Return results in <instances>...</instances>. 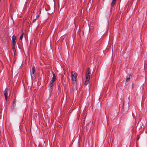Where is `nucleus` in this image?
Wrapping results in <instances>:
<instances>
[{
  "mask_svg": "<svg viewBox=\"0 0 147 147\" xmlns=\"http://www.w3.org/2000/svg\"><path fill=\"white\" fill-rule=\"evenodd\" d=\"M90 70L89 68H88L86 72V80L85 83H88L90 82Z\"/></svg>",
  "mask_w": 147,
  "mask_h": 147,
  "instance_id": "obj_1",
  "label": "nucleus"
},
{
  "mask_svg": "<svg viewBox=\"0 0 147 147\" xmlns=\"http://www.w3.org/2000/svg\"><path fill=\"white\" fill-rule=\"evenodd\" d=\"M71 80L73 82H75L76 81L77 74L74 71L71 72Z\"/></svg>",
  "mask_w": 147,
  "mask_h": 147,
  "instance_id": "obj_2",
  "label": "nucleus"
},
{
  "mask_svg": "<svg viewBox=\"0 0 147 147\" xmlns=\"http://www.w3.org/2000/svg\"><path fill=\"white\" fill-rule=\"evenodd\" d=\"M8 93L9 89L7 88H6L4 92V95L6 100H7V98Z\"/></svg>",
  "mask_w": 147,
  "mask_h": 147,
  "instance_id": "obj_3",
  "label": "nucleus"
},
{
  "mask_svg": "<svg viewBox=\"0 0 147 147\" xmlns=\"http://www.w3.org/2000/svg\"><path fill=\"white\" fill-rule=\"evenodd\" d=\"M12 45H16V37L15 36L13 35L12 37Z\"/></svg>",
  "mask_w": 147,
  "mask_h": 147,
  "instance_id": "obj_4",
  "label": "nucleus"
},
{
  "mask_svg": "<svg viewBox=\"0 0 147 147\" xmlns=\"http://www.w3.org/2000/svg\"><path fill=\"white\" fill-rule=\"evenodd\" d=\"M56 79V76L55 74L53 73V77L51 79V81H52L51 83H53L55 81Z\"/></svg>",
  "mask_w": 147,
  "mask_h": 147,
  "instance_id": "obj_5",
  "label": "nucleus"
},
{
  "mask_svg": "<svg viewBox=\"0 0 147 147\" xmlns=\"http://www.w3.org/2000/svg\"><path fill=\"white\" fill-rule=\"evenodd\" d=\"M132 76L131 75H130L129 76V77L127 78L126 79V81L127 82H128L129 80L131 78H132Z\"/></svg>",
  "mask_w": 147,
  "mask_h": 147,
  "instance_id": "obj_6",
  "label": "nucleus"
},
{
  "mask_svg": "<svg viewBox=\"0 0 147 147\" xmlns=\"http://www.w3.org/2000/svg\"><path fill=\"white\" fill-rule=\"evenodd\" d=\"M16 45H12V49L13 50V52L14 53H15V52L16 51V49H15V47Z\"/></svg>",
  "mask_w": 147,
  "mask_h": 147,
  "instance_id": "obj_7",
  "label": "nucleus"
},
{
  "mask_svg": "<svg viewBox=\"0 0 147 147\" xmlns=\"http://www.w3.org/2000/svg\"><path fill=\"white\" fill-rule=\"evenodd\" d=\"M116 0H113L111 4V6H113L115 4V3Z\"/></svg>",
  "mask_w": 147,
  "mask_h": 147,
  "instance_id": "obj_8",
  "label": "nucleus"
},
{
  "mask_svg": "<svg viewBox=\"0 0 147 147\" xmlns=\"http://www.w3.org/2000/svg\"><path fill=\"white\" fill-rule=\"evenodd\" d=\"M24 33H22L21 35L20 36V40H22V38L23 37L24 35Z\"/></svg>",
  "mask_w": 147,
  "mask_h": 147,
  "instance_id": "obj_9",
  "label": "nucleus"
},
{
  "mask_svg": "<svg viewBox=\"0 0 147 147\" xmlns=\"http://www.w3.org/2000/svg\"><path fill=\"white\" fill-rule=\"evenodd\" d=\"M32 72L33 74H34L35 72V67L33 66L32 68Z\"/></svg>",
  "mask_w": 147,
  "mask_h": 147,
  "instance_id": "obj_10",
  "label": "nucleus"
},
{
  "mask_svg": "<svg viewBox=\"0 0 147 147\" xmlns=\"http://www.w3.org/2000/svg\"><path fill=\"white\" fill-rule=\"evenodd\" d=\"M53 83H50L49 86L50 87H51L53 85Z\"/></svg>",
  "mask_w": 147,
  "mask_h": 147,
  "instance_id": "obj_11",
  "label": "nucleus"
},
{
  "mask_svg": "<svg viewBox=\"0 0 147 147\" xmlns=\"http://www.w3.org/2000/svg\"><path fill=\"white\" fill-rule=\"evenodd\" d=\"M36 19H34L33 21V22H35V21H36Z\"/></svg>",
  "mask_w": 147,
  "mask_h": 147,
  "instance_id": "obj_12",
  "label": "nucleus"
},
{
  "mask_svg": "<svg viewBox=\"0 0 147 147\" xmlns=\"http://www.w3.org/2000/svg\"><path fill=\"white\" fill-rule=\"evenodd\" d=\"M88 84V83H84V84L85 85H87Z\"/></svg>",
  "mask_w": 147,
  "mask_h": 147,
  "instance_id": "obj_13",
  "label": "nucleus"
},
{
  "mask_svg": "<svg viewBox=\"0 0 147 147\" xmlns=\"http://www.w3.org/2000/svg\"><path fill=\"white\" fill-rule=\"evenodd\" d=\"M139 137H138V139H138V140H139Z\"/></svg>",
  "mask_w": 147,
  "mask_h": 147,
  "instance_id": "obj_14",
  "label": "nucleus"
},
{
  "mask_svg": "<svg viewBox=\"0 0 147 147\" xmlns=\"http://www.w3.org/2000/svg\"><path fill=\"white\" fill-rule=\"evenodd\" d=\"M15 101H14L13 102V103H15Z\"/></svg>",
  "mask_w": 147,
  "mask_h": 147,
  "instance_id": "obj_15",
  "label": "nucleus"
}]
</instances>
